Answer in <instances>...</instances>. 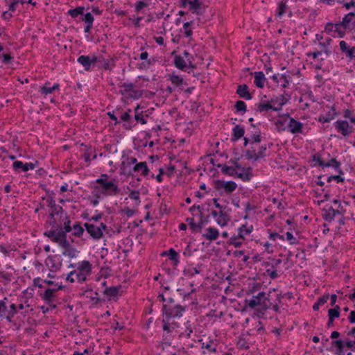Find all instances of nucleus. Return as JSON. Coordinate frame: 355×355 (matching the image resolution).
Listing matches in <instances>:
<instances>
[{
	"label": "nucleus",
	"mask_w": 355,
	"mask_h": 355,
	"mask_svg": "<svg viewBox=\"0 0 355 355\" xmlns=\"http://www.w3.org/2000/svg\"><path fill=\"white\" fill-rule=\"evenodd\" d=\"M116 179L112 178L110 181H106L103 178H98L95 182L97 184L94 185L93 189L95 191L94 197L96 198H101V196H116L119 193V189L116 184Z\"/></svg>",
	"instance_id": "1"
},
{
	"label": "nucleus",
	"mask_w": 355,
	"mask_h": 355,
	"mask_svg": "<svg viewBox=\"0 0 355 355\" xmlns=\"http://www.w3.org/2000/svg\"><path fill=\"white\" fill-rule=\"evenodd\" d=\"M92 270V264L89 261L85 260L77 263V270L71 271L65 279L70 283L76 280L78 283H83L87 280Z\"/></svg>",
	"instance_id": "2"
},
{
	"label": "nucleus",
	"mask_w": 355,
	"mask_h": 355,
	"mask_svg": "<svg viewBox=\"0 0 355 355\" xmlns=\"http://www.w3.org/2000/svg\"><path fill=\"white\" fill-rule=\"evenodd\" d=\"M185 311V306L176 303L175 300L172 297H170L168 302L165 304H162V318L169 319L180 318L183 315Z\"/></svg>",
	"instance_id": "3"
},
{
	"label": "nucleus",
	"mask_w": 355,
	"mask_h": 355,
	"mask_svg": "<svg viewBox=\"0 0 355 355\" xmlns=\"http://www.w3.org/2000/svg\"><path fill=\"white\" fill-rule=\"evenodd\" d=\"M272 143H269L268 146L266 144L261 143H251L250 146L245 150V156L248 160L257 161L266 157V150L270 148Z\"/></svg>",
	"instance_id": "4"
},
{
	"label": "nucleus",
	"mask_w": 355,
	"mask_h": 355,
	"mask_svg": "<svg viewBox=\"0 0 355 355\" xmlns=\"http://www.w3.org/2000/svg\"><path fill=\"white\" fill-rule=\"evenodd\" d=\"M67 235V234L62 233L55 234L53 231L44 232V236L50 239L52 242L58 243V245L64 250L73 246L71 243L73 242V240L72 239H71V241L68 240Z\"/></svg>",
	"instance_id": "5"
},
{
	"label": "nucleus",
	"mask_w": 355,
	"mask_h": 355,
	"mask_svg": "<svg viewBox=\"0 0 355 355\" xmlns=\"http://www.w3.org/2000/svg\"><path fill=\"white\" fill-rule=\"evenodd\" d=\"M324 32L334 38H343L347 33L340 21L327 22L324 26Z\"/></svg>",
	"instance_id": "6"
},
{
	"label": "nucleus",
	"mask_w": 355,
	"mask_h": 355,
	"mask_svg": "<svg viewBox=\"0 0 355 355\" xmlns=\"http://www.w3.org/2000/svg\"><path fill=\"white\" fill-rule=\"evenodd\" d=\"M198 342L200 343L201 348L206 351L202 352V354H205L207 352L209 354H216L217 352L218 341L211 337L201 338L198 340Z\"/></svg>",
	"instance_id": "7"
},
{
	"label": "nucleus",
	"mask_w": 355,
	"mask_h": 355,
	"mask_svg": "<svg viewBox=\"0 0 355 355\" xmlns=\"http://www.w3.org/2000/svg\"><path fill=\"white\" fill-rule=\"evenodd\" d=\"M174 66L183 71L190 73V69H193L196 65L192 63L191 59L187 58L186 60L181 55H175L173 60Z\"/></svg>",
	"instance_id": "8"
},
{
	"label": "nucleus",
	"mask_w": 355,
	"mask_h": 355,
	"mask_svg": "<svg viewBox=\"0 0 355 355\" xmlns=\"http://www.w3.org/2000/svg\"><path fill=\"white\" fill-rule=\"evenodd\" d=\"M334 127L343 137H348L354 132V128L345 120L338 119L334 123Z\"/></svg>",
	"instance_id": "9"
},
{
	"label": "nucleus",
	"mask_w": 355,
	"mask_h": 355,
	"mask_svg": "<svg viewBox=\"0 0 355 355\" xmlns=\"http://www.w3.org/2000/svg\"><path fill=\"white\" fill-rule=\"evenodd\" d=\"M62 261L60 255H49L45 260V264L51 272H55L61 269Z\"/></svg>",
	"instance_id": "10"
},
{
	"label": "nucleus",
	"mask_w": 355,
	"mask_h": 355,
	"mask_svg": "<svg viewBox=\"0 0 355 355\" xmlns=\"http://www.w3.org/2000/svg\"><path fill=\"white\" fill-rule=\"evenodd\" d=\"M171 320L167 318H162L163 340L165 343H167V340H171L172 338L171 334L175 330L176 323L171 322Z\"/></svg>",
	"instance_id": "11"
},
{
	"label": "nucleus",
	"mask_w": 355,
	"mask_h": 355,
	"mask_svg": "<svg viewBox=\"0 0 355 355\" xmlns=\"http://www.w3.org/2000/svg\"><path fill=\"white\" fill-rule=\"evenodd\" d=\"M136 164H138L136 157H127L121 164L120 170L121 171V173L127 176L134 177L135 175L132 173L131 166L132 164L135 165Z\"/></svg>",
	"instance_id": "12"
},
{
	"label": "nucleus",
	"mask_w": 355,
	"mask_h": 355,
	"mask_svg": "<svg viewBox=\"0 0 355 355\" xmlns=\"http://www.w3.org/2000/svg\"><path fill=\"white\" fill-rule=\"evenodd\" d=\"M214 184V187L217 191L223 189L227 194L232 193L237 188V184L232 180L225 182L224 180H215Z\"/></svg>",
	"instance_id": "13"
},
{
	"label": "nucleus",
	"mask_w": 355,
	"mask_h": 355,
	"mask_svg": "<svg viewBox=\"0 0 355 355\" xmlns=\"http://www.w3.org/2000/svg\"><path fill=\"white\" fill-rule=\"evenodd\" d=\"M341 53L348 61H355V46L348 44L345 40L339 42Z\"/></svg>",
	"instance_id": "14"
},
{
	"label": "nucleus",
	"mask_w": 355,
	"mask_h": 355,
	"mask_svg": "<svg viewBox=\"0 0 355 355\" xmlns=\"http://www.w3.org/2000/svg\"><path fill=\"white\" fill-rule=\"evenodd\" d=\"M345 31L347 32L352 31L355 29V10L346 14L342 21H340Z\"/></svg>",
	"instance_id": "15"
},
{
	"label": "nucleus",
	"mask_w": 355,
	"mask_h": 355,
	"mask_svg": "<svg viewBox=\"0 0 355 355\" xmlns=\"http://www.w3.org/2000/svg\"><path fill=\"white\" fill-rule=\"evenodd\" d=\"M337 215L343 216V211L340 209H335L332 206L328 205L322 209V218L326 221L331 222Z\"/></svg>",
	"instance_id": "16"
},
{
	"label": "nucleus",
	"mask_w": 355,
	"mask_h": 355,
	"mask_svg": "<svg viewBox=\"0 0 355 355\" xmlns=\"http://www.w3.org/2000/svg\"><path fill=\"white\" fill-rule=\"evenodd\" d=\"M84 227L90 236L94 240H99L103 236V232L100 227L86 223L84 224Z\"/></svg>",
	"instance_id": "17"
},
{
	"label": "nucleus",
	"mask_w": 355,
	"mask_h": 355,
	"mask_svg": "<svg viewBox=\"0 0 355 355\" xmlns=\"http://www.w3.org/2000/svg\"><path fill=\"white\" fill-rule=\"evenodd\" d=\"M64 286L60 284L56 288H48L45 290L43 294H40V296L45 303H50L51 301H55V293L58 291L62 290Z\"/></svg>",
	"instance_id": "18"
},
{
	"label": "nucleus",
	"mask_w": 355,
	"mask_h": 355,
	"mask_svg": "<svg viewBox=\"0 0 355 355\" xmlns=\"http://www.w3.org/2000/svg\"><path fill=\"white\" fill-rule=\"evenodd\" d=\"M201 1L202 0H180V7L186 8L189 6V10L192 11L193 13L199 14L197 10L201 8Z\"/></svg>",
	"instance_id": "19"
},
{
	"label": "nucleus",
	"mask_w": 355,
	"mask_h": 355,
	"mask_svg": "<svg viewBox=\"0 0 355 355\" xmlns=\"http://www.w3.org/2000/svg\"><path fill=\"white\" fill-rule=\"evenodd\" d=\"M38 161L25 164H24L21 161H15L12 164V168L15 171L17 172H19L20 170L24 172H27L29 170L34 169L38 165Z\"/></svg>",
	"instance_id": "20"
},
{
	"label": "nucleus",
	"mask_w": 355,
	"mask_h": 355,
	"mask_svg": "<svg viewBox=\"0 0 355 355\" xmlns=\"http://www.w3.org/2000/svg\"><path fill=\"white\" fill-rule=\"evenodd\" d=\"M286 116L289 119V122L288 123V130L289 132L295 135L302 133L303 123L290 116L289 114H287Z\"/></svg>",
	"instance_id": "21"
},
{
	"label": "nucleus",
	"mask_w": 355,
	"mask_h": 355,
	"mask_svg": "<svg viewBox=\"0 0 355 355\" xmlns=\"http://www.w3.org/2000/svg\"><path fill=\"white\" fill-rule=\"evenodd\" d=\"M60 87V85L58 83H55L51 86V83L49 82H46L44 85L40 87L38 92L45 97L49 94H53L55 91H59Z\"/></svg>",
	"instance_id": "22"
},
{
	"label": "nucleus",
	"mask_w": 355,
	"mask_h": 355,
	"mask_svg": "<svg viewBox=\"0 0 355 355\" xmlns=\"http://www.w3.org/2000/svg\"><path fill=\"white\" fill-rule=\"evenodd\" d=\"M264 298V292H260L257 295L252 297L251 300H245L248 306L251 309H254L257 306H260L261 309L263 311V300Z\"/></svg>",
	"instance_id": "23"
},
{
	"label": "nucleus",
	"mask_w": 355,
	"mask_h": 355,
	"mask_svg": "<svg viewBox=\"0 0 355 355\" xmlns=\"http://www.w3.org/2000/svg\"><path fill=\"white\" fill-rule=\"evenodd\" d=\"M338 116V113L336 112V107L334 105L330 107V110L325 114H320L318 116L317 120L322 123H329L331 120L334 119Z\"/></svg>",
	"instance_id": "24"
},
{
	"label": "nucleus",
	"mask_w": 355,
	"mask_h": 355,
	"mask_svg": "<svg viewBox=\"0 0 355 355\" xmlns=\"http://www.w3.org/2000/svg\"><path fill=\"white\" fill-rule=\"evenodd\" d=\"M132 112V110L128 108L121 116L120 119L122 121L124 122L123 126L127 130H130L133 127L135 126V124L132 123V121L131 120L130 113Z\"/></svg>",
	"instance_id": "25"
},
{
	"label": "nucleus",
	"mask_w": 355,
	"mask_h": 355,
	"mask_svg": "<svg viewBox=\"0 0 355 355\" xmlns=\"http://www.w3.org/2000/svg\"><path fill=\"white\" fill-rule=\"evenodd\" d=\"M132 171L134 175L135 173H140L141 175L144 177L148 176L150 173V170L146 162H141L138 164H136L132 167Z\"/></svg>",
	"instance_id": "26"
},
{
	"label": "nucleus",
	"mask_w": 355,
	"mask_h": 355,
	"mask_svg": "<svg viewBox=\"0 0 355 355\" xmlns=\"http://www.w3.org/2000/svg\"><path fill=\"white\" fill-rule=\"evenodd\" d=\"M42 200H46V202H48V205L49 207L51 208L52 211L55 212L57 215L60 214L61 218L62 215L63 214L64 209L60 205H58L55 203V200H54L53 197L51 196H49L46 198L45 197H42Z\"/></svg>",
	"instance_id": "27"
},
{
	"label": "nucleus",
	"mask_w": 355,
	"mask_h": 355,
	"mask_svg": "<svg viewBox=\"0 0 355 355\" xmlns=\"http://www.w3.org/2000/svg\"><path fill=\"white\" fill-rule=\"evenodd\" d=\"M274 108H275L274 105H272L268 101H262L254 105V110L259 113H266L270 110L274 111Z\"/></svg>",
	"instance_id": "28"
},
{
	"label": "nucleus",
	"mask_w": 355,
	"mask_h": 355,
	"mask_svg": "<svg viewBox=\"0 0 355 355\" xmlns=\"http://www.w3.org/2000/svg\"><path fill=\"white\" fill-rule=\"evenodd\" d=\"M62 225H60V230L58 232V234H67L70 232L72 230V226L71 225V220L69 216L67 213L64 214V217L62 220Z\"/></svg>",
	"instance_id": "29"
},
{
	"label": "nucleus",
	"mask_w": 355,
	"mask_h": 355,
	"mask_svg": "<svg viewBox=\"0 0 355 355\" xmlns=\"http://www.w3.org/2000/svg\"><path fill=\"white\" fill-rule=\"evenodd\" d=\"M236 93L241 97L245 100H250L252 98V95L249 92V87L246 84H242L237 86Z\"/></svg>",
	"instance_id": "30"
},
{
	"label": "nucleus",
	"mask_w": 355,
	"mask_h": 355,
	"mask_svg": "<svg viewBox=\"0 0 355 355\" xmlns=\"http://www.w3.org/2000/svg\"><path fill=\"white\" fill-rule=\"evenodd\" d=\"M252 75H254V83L257 87L262 89L264 87L265 83L266 82V78L263 71H255L254 73H251Z\"/></svg>",
	"instance_id": "31"
},
{
	"label": "nucleus",
	"mask_w": 355,
	"mask_h": 355,
	"mask_svg": "<svg viewBox=\"0 0 355 355\" xmlns=\"http://www.w3.org/2000/svg\"><path fill=\"white\" fill-rule=\"evenodd\" d=\"M277 291V289H273L272 291H270L268 295H266V293H264V298L263 300V311H265L268 309H270L272 306L273 293H275Z\"/></svg>",
	"instance_id": "32"
},
{
	"label": "nucleus",
	"mask_w": 355,
	"mask_h": 355,
	"mask_svg": "<svg viewBox=\"0 0 355 355\" xmlns=\"http://www.w3.org/2000/svg\"><path fill=\"white\" fill-rule=\"evenodd\" d=\"M324 167H332L334 168L338 173L344 174V171L341 168V163L338 161L334 157H331L328 159L327 162H324Z\"/></svg>",
	"instance_id": "33"
},
{
	"label": "nucleus",
	"mask_w": 355,
	"mask_h": 355,
	"mask_svg": "<svg viewBox=\"0 0 355 355\" xmlns=\"http://www.w3.org/2000/svg\"><path fill=\"white\" fill-rule=\"evenodd\" d=\"M225 210H220L218 216L216 219V223L221 227L226 226L231 219L230 216Z\"/></svg>",
	"instance_id": "34"
},
{
	"label": "nucleus",
	"mask_w": 355,
	"mask_h": 355,
	"mask_svg": "<svg viewBox=\"0 0 355 355\" xmlns=\"http://www.w3.org/2000/svg\"><path fill=\"white\" fill-rule=\"evenodd\" d=\"M245 128L241 125H236L232 129V141H236L244 136Z\"/></svg>",
	"instance_id": "35"
},
{
	"label": "nucleus",
	"mask_w": 355,
	"mask_h": 355,
	"mask_svg": "<svg viewBox=\"0 0 355 355\" xmlns=\"http://www.w3.org/2000/svg\"><path fill=\"white\" fill-rule=\"evenodd\" d=\"M82 21L85 23V26L84 28V31L86 33H90L92 27H93V23L94 21V17L92 15L91 12H87L84 17L82 18Z\"/></svg>",
	"instance_id": "36"
},
{
	"label": "nucleus",
	"mask_w": 355,
	"mask_h": 355,
	"mask_svg": "<svg viewBox=\"0 0 355 355\" xmlns=\"http://www.w3.org/2000/svg\"><path fill=\"white\" fill-rule=\"evenodd\" d=\"M161 255L168 256V259L173 262L175 266H177L180 263V255L173 248L164 251Z\"/></svg>",
	"instance_id": "37"
},
{
	"label": "nucleus",
	"mask_w": 355,
	"mask_h": 355,
	"mask_svg": "<svg viewBox=\"0 0 355 355\" xmlns=\"http://www.w3.org/2000/svg\"><path fill=\"white\" fill-rule=\"evenodd\" d=\"M279 99V107H275L274 108V111H280L282 109V107L286 105L288 102H289L291 98V94L286 92V90L283 91V93L278 96Z\"/></svg>",
	"instance_id": "38"
},
{
	"label": "nucleus",
	"mask_w": 355,
	"mask_h": 355,
	"mask_svg": "<svg viewBox=\"0 0 355 355\" xmlns=\"http://www.w3.org/2000/svg\"><path fill=\"white\" fill-rule=\"evenodd\" d=\"M219 236L218 230L213 227L207 229V232L202 234V237L210 241L216 240Z\"/></svg>",
	"instance_id": "39"
},
{
	"label": "nucleus",
	"mask_w": 355,
	"mask_h": 355,
	"mask_svg": "<svg viewBox=\"0 0 355 355\" xmlns=\"http://www.w3.org/2000/svg\"><path fill=\"white\" fill-rule=\"evenodd\" d=\"M169 80L173 85H174L176 87H180L181 85H187V83L180 76L175 74L174 72L172 73H169L168 75Z\"/></svg>",
	"instance_id": "40"
},
{
	"label": "nucleus",
	"mask_w": 355,
	"mask_h": 355,
	"mask_svg": "<svg viewBox=\"0 0 355 355\" xmlns=\"http://www.w3.org/2000/svg\"><path fill=\"white\" fill-rule=\"evenodd\" d=\"M77 62L83 67L86 71H89L91 70L92 66L91 64L89 55H80L77 59Z\"/></svg>",
	"instance_id": "41"
},
{
	"label": "nucleus",
	"mask_w": 355,
	"mask_h": 355,
	"mask_svg": "<svg viewBox=\"0 0 355 355\" xmlns=\"http://www.w3.org/2000/svg\"><path fill=\"white\" fill-rule=\"evenodd\" d=\"M9 300L7 297H4L0 300V320L3 319L6 320L7 317V308H8Z\"/></svg>",
	"instance_id": "42"
},
{
	"label": "nucleus",
	"mask_w": 355,
	"mask_h": 355,
	"mask_svg": "<svg viewBox=\"0 0 355 355\" xmlns=\"http://www.w3.org/2000/svg\"><path fill=\"white\" fill-rule=\"evenodd\" d=\"M253 230L252 225L248 226L247 224L242 225L238 229L237 237L241 239H245V235L250 234Z\"/></svg>",
	"instance_id": "43"
},
{
	"label": "nucleus",
	"mask_w": 355,
	"mask_h": 355,
	"mask_svg": "<svg viewBox=\"0 0 355 355\" xmlns=\"http://www.w3.org/2000/svg\"><path fill=\"white\" fill-rule=\"evenodd\" d=\"M7 317L6 320L9 322H12L13 321L14 316L18 313L17 308L15 304L10 303L8 304V308H7Z\"/></svg>",
	"instance_id": "44"
},
{
	"label": "nucleus",
	"mask_w": 355,
	"mask_h": 355,
	"mask_svg": "<svg viewBox=\"0 0 355 355\" xmlns=\"http://www.w3.org/2000/svg\"><path fill=\"white\" fill-rule=\"evenodd\" d=\"M118 85L119 87L123 88L119 92L122 96H128L135 87V84L132 83H120Z\"/></svg>",
	"instance_id": "45"
},
{
	"label": "nucleus",
	"mask_w": 355,
	"mask_h": 355,
	"mask_svg": "<svg viewBox=\"0 0 355 355\" xmlns=\"http://www.w3.org/2000/svg\"><path fill=\"white\" fill-rule=\"evenodd\" d=\"M218 168H220L221 172L224 175L234 176L236 174V170L232 166H229L225 164H218Z\"/></svg>",
	"instance_id": "46"
},
{
	"label": "nucleus",
	"mask_w": 355,
	"mask_h": 355,
	"mask_svg": "<svg viewBox=\"0 0 355 355\" xmlns=\"http://www.w3.org/2000/svg\"><path fill=\"white\" fill-rule=\"evenodd\" d=\"M72 230H73L72 234L78 238L81 237L85 232V229L81 226L80 222L75 223L72 226Z\"/></svg>",
	"instance_id": "47"
},
{
	"label": "nucleus",
	"mask_w": 355,
	"mask_h": 355,
	"mask_svg": "<svg viewBox=\"0 0 355 355\" xmlns=\"http://www.w3.org/2000/svg\"><path fill=\"white\" fill-rule=\"evenodd\" d=\"M79 251L73 245L69 248L62 251V254L71 259L76 258L79 254Z\"/></svg>",
	"instance_id": "48"
},
{
	"label": "nucleus",
	"mask_w": 355,
	"mask_h": 355,
	"mask_svg": "<svg viewBox=\"0 0 355 355\" xmlns=\"http://www.w3.org/2000/svg\"><path fill=\"white\" fill-rule=\"evenodd\" d=\"M291 80H292V78L289 74L283 73L280 76V80H279V82H281L280 86L283 89H286L288 87Z\"/></svg>",
	"instance_id": "49"
},
{
	"label": "nucleus",
	"mask_w": 355,
	"mask_h": 355,
	"mask_svg": "<svg viewBox=\"0 0 355 355\" xmlns=\"http://www.w3.org/2000/svg\"><path fill=\"white\" fill-rule=\"evenodd\" d=\"M340 315V307L338 305L334 306L333 309L328 310V318L335 320L338 318Z\"/></svg>",
	"instance_id": "50"
},
{
	"label": "nucleus",
	"mask_w": 355,
	"mask_h": 355,
	"mask_svg": "<svg viewBox=\"0 0 355 355\" xmlns=\"http://www.w3.org/2000/svg\"><path fill=\"white\" fill-rule=\"evenodd\" d=\"M286 1L287 0H286L285 1H282L279 3L277 10L275 14L277 17L280 18L286 13V10L288 8Z\"/></svg>",
	"instance_id": "51"
},
{
	"label": "nucleus",
	"mask_w": 355,
	"mask_h": 355,
	"mask_svg": "<svg viewBox=\"0 0 355 355\" xmlns=\"http://www.w3.org/2000/svg\"><path fill=\"white\" fill-rule=\"evenodd\" d=\"M119 288H120V286L119 287H116V286L107 287L104 290L103 293L105 295L109 296V297H115L118 295Z\"/></svg>",
	"instance_id": "52"
},
{
	"label": "nucleus",
	"mask_w": 355,
	"mask_h": 355,
	"mask_svg": "<svg viewBox=\"0 0 355 355\" xmlns=\"http://www.w3.org/2000/svg\"><path fill=\"white\" fill-rule=\"evenodd\" d=\"M85 10V8L83 6H78L73 9H70L68 11V15H70L73 18L77 17L80 15H83Z\"/></svg>",
	"instance_id": "53"
},
{
	"label": "nucleus",
	"mask_w": 355,
	"mask_h": 355,
	"mask_svg": "<svg viewBox=\"0 0 355 355\" xmlns=\"http://www.w3.org/2000/svg\"><path fill=\"white\" fill-rule=\"evenodd\" d=\"M101 61L103 62V68L105 70H110L112 69L114 65V60L111 59H105L104 58H101Z\"/></svg>",
	"instance_id": "54"
},
{
	"label": "nucleus",
	"mask_w": 355,
	"mask_h": 355,
	"mask_svg": "<svg viewBox=\"0 0 355 355\" xmlns=\"http://www.w3.org/2000/svg\"><path fill=\"white\" fill-rule=\"evenodd\" d=\"M143 96V90L141 89H135L132 88V90L130 92V94L127 96L128 98L137 100L142 97Z\"/></svg>",
	"instance_id": "55"
},
{
	"label": "nucleus",
	"mask_w": 355,
	"mask_h": 355,
	"mask_svg": "<svg viewBox=\"0 0 355 355\" xmlns=\"http://www.w3.org/2000/svg\"><path fill=\"white\" fill-rule=\"evenodd\" d=\"M236 112H242L243 114L247 111V105L243 101H238L234 105Z\"/></svg>",
	"instance_id": "56"
},
{
	"label": "nucleus",
	"mask_w": 355,
	"mask_h": 355,
	"mask_svg": "<svg viewBox=\"0 0 355 355\" xmlns=\"http://www.w3.org/2000/svg\"><path fill=\"white\" fill-rule=\"evenodd\" d=\"M242 239H241L240 238L237 237V235H233L229 240L228 241V244L229 245H234L235 248H240L242 244H243V242L241 241Z\"/></svg>",
	"instance_id": "57"
},
{
	"label": "nucleus",
	"mask_w": 355,
	"mask_h": 355,
	"mask_svg": "<svg viewBox=\"0 0 355 355\" xmlns=\"http://www.w3.org/2000/svg\"><path fill=\"white\" fill-rule=\"evenodd\" d=\"M253 329H254L256 334L263 335L266 333V329L261 321L257 322Z\"/></svg>",
	"instance_id": "58"
},
{
	"label": "nucleus",
	"mask_w": 355,
	"mask_h": 355,
	"mask_svg": "<svg viewBox=\"0 0 355 355\" xmlns=\"http://www.w3.org/2000/svg\"><path fill=\"white\" fill-rule=\"evenodd\" d=\"M148 5H149V3L146 0H142V1H137L135 4V10L137 12H141L142 10V9L148 7Z\"/></svg>",
	"instance_id": "59"
},
{
	"label": "nucleus",
	"mask_w": 355,
	"mask_h": 355,
	"mask_svg": "<svg viewBox=\"0 0 355 355\" xmlns=\"http://www.w3.org/2000/svg\"><path fill=\"white\" fill-rule=\"evenodd\" d=\"M312 159H313V161L317 162L318 166H321L322 168H324V164L325 161L320 153H315L314 155H313Z\"/></svg>",
	"instance_id": "60"
},
{
	"label": "nucleus",
	"mask_w": 355,
	"mask_h": 355,
	"mask_svg": "<svg viewBox=\"0 0 355 355\" xmlns=\"http://www.w3.org/2000/svg\"><path fill=\"white\" fill-rule=\"evenodd\" d=\"M46 223H49L51 227V230H47L46 232H53L55 234H58V230H60V225H58L56 219H53V220H49Z\"/></svg>",
	"instance_id": "61"
},
{
	"label": "nucleus",
	"mask_w": 355,
	"mask_h": 355,
	"mask_svg": "<svg viewBox=\"0 0 355 355\" xmlns=\"http://www.w3.org/2000/svg\"><path fill=\"white\" fill-rule=\"evenodd\" d=\"M250 138L251 139V143H261V135L259 129L257 130L254 133L250 135Z\"/></svg>",
	"instance_id": "62"
},
{
	"label": "nucleus",
	"mask_w": 355,
	"mask_h": 355,
	"mask_svg": "<svg viewBox=\"0 0 355 355\" xmlns=\"http://www.w3.org/2000/svg\"><path fill=\"white\" fill-rule=\"evenodd\" d=\"M5 3L8 6L10 11L15 12L17 9V5L19 3V0H5Z\"/></svg>",
	"instance_id": "63"
},
{
	"label": "nucleus",
	"mask_w": 355,
	"mask_h": 355,
	"mask_svg": "<svg viewBox=\"0 0 355 355\" xmlns=\"http://www.w3.org/2000/svg\"><path fill=\"white\" fill-rule=\"evenodd\" d=\"M238 345L242 349H248L249 348V343L246 340L245 334H243L242 337L239 338Z\"/></svg>",
	"instance_id": "64"
}]
</instances>
